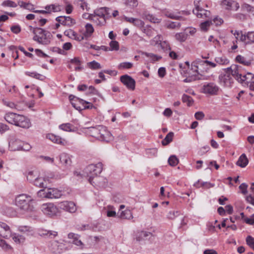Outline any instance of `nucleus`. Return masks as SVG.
I'll return each mask as SVG.
<instances>
[{"label": "nucleus", "mask_w": 254, "mask_h": 254, "mask_svg": "<svg viewBox=\"0 0 254 254\" xmlns=\"http://www.w3.org/2000/svg\"><path fill=\"white\" fill-rule=\"evenodd\" d=\"M34 200V199L32 196L22 193L15 197V203L21 212L25 213L33 210L34 207L31 203Z\"/></svg>", "instance_id": "obj_1"}, {"label": "nucleus", "mask_w": 254, "mask_h": 254, "mask_svg": "<svg viewBox=\"0 0 254 254\" xmlns=\"http://www.w3.org/2000/svg\"><path fill=\"white\" fill-rule=\"evenodd\" d=\"M4 119L9 124L22 128H28L31 126L29 119L23 115L16 113H7Z\"/></svg>", "instance_id": "obj_2"}, {"label": "nucleus", "mask_w": 254, "mask_h": 254, "mask_svg": "<svg viewBox=\"0 0 254 254\" xmlns=\"http://www.w3.org/2000/svg\"><path fill=\"white\" fill-rule=\"evenodd\" d=\"M225 72L228 74L224 76H219L220 80H226L227 78H229L230 75L231 74L238 82L242 83L244 73L243 71V67L238 65L233 64L230 67L224 69Z\"/></svg>", "instance_id": "obj_3"}, {"label": "nucleus", "mask_w": 254, "mask_h": 254, "mask_svg": "<svg viewBox=\"0 0 254 254\" xmlns=\"http://www.w3.org/2000/svg\"><path fill=\"white\" fill-rule=\"evenodd\" d=\"M32 32L34 34L33 40L39 44L48 45L51 42V33L41 28H33Z\"/></svg>", "instance_id": "obj_4"}, {"label": "nucleus", "mask_w": 254, "mask_h": 254, "mask_svg": "<svg viewBox=\"0 0 254 254\" xmlns=\"http://www.w3.org/2000/svg\"><path fill=\"white\" fill-rule=\"evenodd\" d=\"M9 149L11 151H29L31 146L28 143H24L14 136L10 137L8 142Z\"/></svg>", "instance_id": "obj_5"}, {"label": "nucleus", "mask_w": 254, "mask_h": 254, "mask_svg": "<svg viewBox=\"0 0 254 254\" xmlns=\"http://www.w3.org/2000/svg\"><path fill=\"white\" fill-rule=\"evenodd\" d=\"M103 165L101 162L96 164H90L84 169V173L89 177L88 181L91 184L95 183L92 182L95 177H97L102 171Z\"/></svg>", "instance_id": "obj_6"}, {"label": "nucleus", "mask_w": 254, "mask_h": 254, "mask_svg": "<svg viewBox=\"0 0 254 254\" xmlns=\"http://www.w3.org/2000/svg\"><path fill=\"white\" fill-rule=\"evenodd\" d=\"M38 195L48 198H58L62 195L61 191L57 189H48L41 190L37 192Z\"/></svg>", "instance_id": "obj_7"}, {"label": "nucleus", "mask_w": 254, "mask_h": 254, "mask_svg": "<svg viewBox=\"0 0 254 254\" xmlns=\"http://www.w3.org/2000/svg\"><path fill=\"white\" fill-rule=\"evenodd\" d=\"M191 70L194 73L186 78L184 80L185 82H190L196 80H207L209 78V76H206L201 73L202 70L199 66H192L191 65Z\"/></svg>", "instance_id": "obj_8"}, {"label": "nucleus", "mask_w": 254, "mask_h": 254, "mask_svg": "<svg viewBox=\"0 0 254 254\" xmlns=\"http://www.w3.org/2000/svg\"><path fill=\"white\" fill-rule=\"evenodd\" d=\"M201 92L210 95L218 94L219 87L213 82L205 83L202 87Z\"/></svg>", "instance_id": "obj_9"}, {"label": "nucleus", "mask_w": 254, "mask_h": 254, "mask_svg": "<svg viewBox=\"0 0 254 254\" xmlns=\"http://www.w3.org/2000/svg\"><path fill=\"white\" fill-rule=\"evenodd\" d=\"M41 210L45 215L50 217L57 215L59 212L58 208L53 203L43 204Z\"/></svg>", "instance_id": "obj_10"}, {"label": "nucleus", "mask_w": 254, "mask_h": 254, "mask_svg": "<svg viewBox=\"0 0 254 254\" xmlns=\"http://www.w3.org/2000/svg\"><path fill=\"white\" fill-rule=\"evenodd\" d=\"M199 1H194L195 9L193 10V13L198 18H209L211 13L209 11L205 10L198 5Z\"/></svg>", "instance_id": "obj_11"}, {"label": "nucleus", "mask_w": 254, "mask_h": 254, "mask_svg": "<svg viewBox=\"0 0 254 254\" xmlns=\"http://www.w3.org/2000/svg\"><path fill=\"white\" fill-rule=\"evenodd\" d=\"M66 250L64 244L57 241H53L50 246V250L52 253L60 254Z\"/></svg>", "instance_id": "obj_12"}, {"label": "nucleus", "mask_w": 254, "mask_h": 254, "mask_svg": "<svg viewBox=\"0 0 254 254\" xmlns=\"http://www.w3.org/2000/svg\"><path fill=\"white\" fill-rule=\"evenodd\" d=\"M121 81L130 90H133L135 87V81L131 76L125 74L120 77Z\"/></svg>", "instance_id": "obj_13"}, {"label": "nucleus", "mask_w": 254, "mask_h": 254, "mask_svg": "<svg viewBox=\"0 0 254 254\" xmlns=\"http://www.w3.org/2000/svg\"><path fill=\"white\" fill-rule=\"evenodd\" d=\"M56 20L64 26H71L75 23V21L70 16H61L56 18Z\"/></svg>", "instance_id": "obj_14"}, {"label": "nucleus", "mask_w": 254, "mask_h": 254, "mask_svg": "<svg viewBox=\"0 0 254 254\" xmlns=\"http://www.w3.org/2000/svg\"><path fill=\"white\" fill-rule=\"evenodd\" d=\"M11 236L9 227L4 223L0 222V237L8 239Z\"/></svg>", "instance_id": "obj_15"}, {"label": "nucleus", "mask_w": 254, "mask_h": 254, "mask_svg": "<svg viewBox=\"0 0 254 254\" xmlns=\"http://www.w3.org/2000/svg\"><path fill=\"white\" fill-rule=\"evenodd\" d=\"M60 208L70 213L75 212L76 207L74 202L72 201H65L61 203Z\"/></svg>", "instance_id": "obj_16"}, {"label": "nucleus", "mask_w": 254, "mask_h": 254, "mask_svg": "<svg viewBox=\"0 0 254 254\" xmlns=\"http://www.w3.org/2000/svg\"><path fill=\"white\" fill-rule=\"evenodd\" d=\"M101 128L100 131L98 138L106 142H108L113 139L111 133L105 127H100Z\"/></svg>", "instance_id": "obj_17"}, {"label": "nucleus", "mask_w": 254, "mask_h": 254, "mask_svg": "<svg viewBox=\"0 0 254 254\" xmlns=\"http://www.w3.org/2000/svg\"><path fill=\"white\" fill-rule=\"evenodd\" d=\"M222 5L225 9L228 10H237L239 8V3L232 0H223L222 1Z\"/></svg>", "instance_id": "obj_18"}, {"label": "nucleus", "mask_w": 254, "mask_h": 254, "mask_svg": "<svg viewBox=\"0 0 254 254\" xmlns=\"http://www.w3.org/2000/svg\"><path fill=\"white\" fill-rule=\"evenodd\" d=\"M222 5L225 9L228 10H237L239 8V3L232 0H223L222 1Z\"/></svg>", "instance_id": "obj_19"}, {"label": "nucleus", "mask_w": 254, "mask_h": 254, "mask_svg": "<svg viewBox=\"0 0 254 254\" xmlns=\"http://www.w3.org/2000/svg\"><path fill=\"white\" fill-rule=\"evenodd\" d=\"M37 233L40 236L49 239H54L58 235V232L56 231L43 229H39Z\"/></svg>", "instance_id": "obj_20"}, {"label": "nucleus", "mask_w": 254, "mask_h": 254, "mask_svg": "<svg viewBox=\"0 0 254 254\" xmlns=\"http://www.w3.org/2000/svg\"><path fill=\"white\" fill-rule=\"evenodd\" d=\"M153 236V234L149 232L141 231L138 232L136 234V240L137 241L140 242L150 239Z\"/></svg>", "instance_id": "obj_21"}, {"label": "nucleus", "mask_w": 254, "mask_h": 254, "mask_svg": "<svg viewBox=\"0 0 254 254\" xmlns=\"http://www.w3.org/2000/svg\"><path fill=\"white\" fill-rule=\"evenodd\" d=\"M95 16H99L100 18H102L103 19V21L101 23L103 24L106 23V18L105 16V7H100L99 9H97L94 11V15L90 14L89 17V19H92L93 17H95Z\"/></svg>", "instance_id": "obj_22"}, {"label": "nucleus", "mask_w": 254, "mask_h": 254, "mask_svg": "<svg viewBox=\"0 0 254 254\" xmlns=\"http://www.w3.org/2000/svg\"><path fill=\"white\" fill-rule=\"evenodd\" d=\"M60 160L65 167L70 166L71 164L70 155L65 153H63L60 155Z\"/></svg>", "instance_id": "obj_23"}, {"label": "nucleus", "mask_w": 254, "mask_h": 254, "mask_svg": "<svg viewBox=\"0 0 254 254\" xmlns=\"http://www.w3.org/2000/svg\"><path fill=\"white\" fill-rule=\"evenodd\" d=\"M102 126H98L95 127H90L87 128L86 132L90 136L98 138L100 131Z\"/></svg>", "instance_id": "obj_24"}, {"label": "nucleus", "mask_w": 254, "mask_h": 254, "mask_svg": "<svg viewBox=\"0 0 254 254\" xmlns=\"http://www.w3.org/2000/svg\"><path fill=\"white\" fill-rule=\"evenodd\" d=\"M79 235L73 233H70L68 234V238L72 240L71 242L73 244L83 248V244L81 240L79 239Z\"/></svg>", "instance_id": "obj_25"}, {"label": "nucleus", "mask_w": 254, "mask_h": 254, "mask_svg": "<svg viewBox=\"0 0 254 254\" xmlns=\"http://www.w3.org/2000/svg\"><path fill=\"white\" fill-rule=\"evenodd\" d=\"M248 163L249 160L246 154L244 153L239 157L236 164L242 168H244L248 165Z\"/></svg>", "instance_id": "obj_26"}, {"label": "nucleus", "mask_w": 254, "mask_h": 254, "mask_svg": "<svg viewBox=\"0 0 254 254\" xmlns=\"http://www.w3.org/2000/svg\"><path fill=\"white\" fill-rule=\"evenodd\" d=\"M47 138L51 140L53 142L57 144H63L64 142V139H62L60 136L52 133L47 134Z\"/></svg>", "instance_id": "obj_27"}, {"label": "nucleus", "mask_w": 254, "mask_h": 254, "mask_svg": "<svg viewBox=\"0 0 254 254\" xmlns=\"http://www.w3.org/2000/svg\"><path fill=\"white\" fill-rule=\"evenodd\" d=\"M254 83V74L250 72H248L247 74H244L242 83L246 84Z\"/></svg>", "instance_id": "obj_28"}, {"label": "nucleus", "mask_w": 254, "mask_h": 254, "mask_svg": "<svg viewBox=\"0 0 254 254\" xmlns=\"http://www.w3.org/2000/svg\"><path fill=\"white\" fill-rule=\"evenodd\" d=\"M118 215L120 218L125 219H130L133 218V216L131 211L129 209H126L124 211H121L118 212Z\"/></svg>", "instance_id": "obj_29"}, {"label": "nucleus", "mask_w": 254, "mask_h": 254, "mask_svg": "<svg viewBox=\"0 0 254 254\" xmlns=\"http://www.w3.org/2000/svg\"><path fill=\"white\" fill-rule=\"evenodd\" d=\"M143 17L146 20L150 21L151 22L154 23H159L161 22V19L157 18L154 15L147 13L146 12H144L143 14Z\"/></svg>", "instance_id": "obj_30"}, {"label": "nucleus", "mask_w": 254, "mask_h": 254, "mask_svg": "<svg viewBox=\"0 0 254 254\" xmlns=\"http://www.w3.org/2000/svg\"><path fill=\"white\" fill-rule=\"evenodd\" d=\"M70 63L74 64L77 65L75 67L74 69L76 71H80L83 69V67L81 65L82 62L78 57H75L73 59L70 60Z\"/></svg>", "instance_id": "obj_31"}, {"label": "nucleus", "mask_w": 254, "mask_h": 254, "mask_svg": "<svg viewBox=\"0 0 254 254\" xmlns=\"http://www.w3.org/2000/svg\"><path fill=\"white\" fill-rule=\"evenodd\" d=\"M32 184L34 186L40 188H46L47 187V185L45 184V181L41 177H38L35 178V180H34Z\"/></svg>", "instance_id": "obj_32"}, {"label": "nucleus", "mask_w": 254, "mask_h": 254, "mask_svg": "<svg viewBox=\"0 0 254 254\" xmlns=\"http://www.w3.org/2000/svg\"><path fill=\"white\" fill-rule=\"evenodd\" d=\"M143 55H145L146 57L148 58L151 62H154L158 61L162 59L161 56L155 55L152 53H149L147 52L143 53Z\"/></svg>", "instance_id": "obj_33"}, {"label": "nucleus", "mask_w": 254, "mask_h": 254, "mask_svg": "<svg viewBox=\"0 0 254 254\" xmlns=\"http://www.w3.org/2000/svg\"><path fill=\"white\" fill-rule=\"evenodd\" d=\"M215 185L208 182H202L200 183L199 180L194 183V186L196 188H199L200 187H203L205 189H209L214 187Z\"/></svg>", "instance_id": "obj_34"}, {"label": "nucleus", "mask_w": 254, "mask_h": 254, "mask_svg": "<svg viewBox=\"0 0 254 254\" xmlns=\"http://www.w3.org/2000/svg\"><path fill=\"white\" fill-rule=\"evenodd\" d=\"M59 128L66 131H75V129L73 125L69 123L63 124L59 126Z\"/></svg>", "instance_id": "obj_35"}, {"label": "nucleus", "mask_w": 254, "mask_h": 254, "mask_svg": "<svg viewBox=\"0 0 254 254\" xmlns=\"http://www.w3.org/2000/svg\"><path fill=\"white\" fill-rule=\"evenodd\" d=\"M45 9L48 11V13L51 12H58L61 11V6L59 5H56L54 4L48 5L45 6Z\"/></svg>", "instance_id": "obj_36"}, {"label": "nucleus", "mask_w": 254, "mask_h": 254, "mask_svg": "<svg viewBox=\"0 0 254 254\" xmlns=\"http://www.w3.org/2000/svg\"><path fill=\"white\" fill-rule=\"evenodd\" d=\"M18 4L23 8L26 9L30 11H33L34 9V5L30 2H25L22 0L18 1Z\"/></svg>", "instance_id": "obj_37"}, {"label": "nucleus", "mask_w": 254, "mask_h": 254, "mask_svg": "<svg viewBox=\"0 0 254 254\" xmlns=\"http://www.w3.org/2000/svg\"><path fill=\"white\" fill-rule=\"evenodd\" d=\"M236 60L237 62L242 64L245 65L249 66L251 64V60H247L244 57L241 55H238L236 57Z\"/></svg>", "instance_id": "obj_38"}, {"label": "nucleus", "mask_w": 254, "mask_h": 254, "mask_svg": "<svg viewBox=\"0 0 254 254\" xmlns=\"http://www.w3.org/2000/svg\"><path fill=\"white\" fill-rule=\"evenodd\" d=\"M10 237L17 244H22L25 241V238L23 236L16 234H11Z\"/></svg>", "instance_id": "obj_39"}, {"label": "nucleus", "mask_w": 254, "mask_h": 254, "mask_svg": "<svg viewBox=\"0 0 254 254\" xmlns=\"http://www.w3.org/2000/svg\"><path fill=\"white\" fill-rule=\"evenodd\" d=\"M212 24L211 18L209 17L208 19L201 23L200 28L202 31H206L209 26Z\"/></svg>", "instance_id": "obj_40"}, {"label": "nucleus", "mask_w": 254, "mask_h": 254, "mask_svg": "<svg viewBox=\"0 0 254 254\" xmlns=\"http://www.w3.org/2000/svg\"><path fill=\"white\" fill-rule=\"evenodd\" d=\"M187 38L188 34L184 32L178 33L175 35L176 39L180 42H185L187 40Z\"/></svg>", "instance_id": "obj_41"}, {"label": "nucleus", "mask_w": 254, "mask_h": 254, "mask_svg": "<svg viewBox=\"0 0 254 254\" xmlns=\"http://www.w3.org/2000/svg\"><path fill=\"white\" fill-rule=\"evenodd\" d=\"M174 136V133L173 132H170L168 133L165 138L162 141V144L163 145H167L170 143L173 139Z\"/></svg>", "instance_id": "obj_42"}, {"label": "nucleus", "mask_w": 254, "mask_h": 254, "mask_svg": "<svg viewBox=\"0 0 254 254\" xmlns=\"http://www.w3.org/2000/svg\"><path fill=\"white\" fill-rule=\"evenodd\" d=\"M2 103L3 104L7 107L11 108V109H16L18 110H21V109L19 108V107L17 105L15 104L13 102H10L9 101L6 100L5 99L2 100Z\"/></svg>", "instance_id": "obj_43"}, {"label": "nucleus", "mask_w": 254, "mask_h": 254, "mask_svg": "<svg viewBox=\"0 0 254 254\" xmlns=\"http://www.w3.org/2000/svg\"><path fill=\"white\" fill-rule=\"evenodd\" d=\"M164 14L166 17L171 19L182 20L183 18L182 16L177 15L174 12L170 11H166L164 13Z\"/></svg>", "instance_id": "obj_44"}, {"label": "nucleus", "mask_w": 254, "mask_h": 254, "mask_svg": "<svg viewBox=\"0 0 254 254\" xmlns=\"http://www.w3.org/2000/svg\"><path fill=\"white\" fill-rule=\"evenodd\" d=\"M87 66L91 69H98L102 67L101 64L95 61L88 63Z\"/></svg>", "instance_id": "obj_45"}, {"label": "nucleus", "mask_w": 254, "mask_h": 254, "mask_svg": "<svg viewBox=\"0 0 254 254\" xmlns=\"http://www.w3.org/2000/svg\"><path fill=\"white\" fill-rule=\"evenodd\" d=\"M215 61L218 64L225 65L229 64V60L225 57H216Z\"/></svg>", "instance_id": "obj_46"}, {"label": "nucleus", "mask_w": 254, "mask_h": 254, "mask_svg": "<svg viewBox=\"0 0 254 254\" xmlns=\"http://www.w3.org/2000/svg\"><path fill=\"white\" fill-rule=\"evenodd\" d=\"M166 26L168 29H174L179 28L181 26V23L179 22H171L167 23Z\"/></svg>", "instance_id": "obj_47"}, {"label": "nucleus", "mask_w": 254, "mask_h": 254, "mask_svg": "<svg viewBox=\"0 0 254 254\" xmlns=\"http://www.w3.org/2000/svg\"><path fill=\"white\" fill-rule=\"evenodd\" d=\"M26 74L27 75H28L29 76H31L32 77H34V78H35L36 79H40L41 80H42L44 79V76H43L42 75L39 74V73H38L36 72H29V71H27L26 72Z\"/></svg>", "instance_id": "obj_48"}, {"label": "nucleus", "mask_w": 254, "mask_h": 254, "mask_svg": "<svg viewBox=\"0 0 254 254\" xmlns=\"http://www.w3.org/2000/svg\"><path fill=\"white\" fill-rule=\"evenodd\" d=\"M169 164L171 166H175L179 163V159L175 155L171 156L168 159Z\"/></svg>", "instance_id": "obj_49"}, {"label": "nucleus", "mask_w": 254, "mask_h": 254, "mask_svg": "<svg viewBox=\"0 0 254 254\" xmlns=\"http://www.w3.org/2000/svg\"><path fill=\"white\" fill-rule=\"evenodd\" d=\"M85 29L86 31L85 36L86 37L90 36L93 33L94 30L92 25L89 23H87L85 25Z\"/></svg>", "instance_id": "obj_50"}, {"label": "nucleus", "mask_w": 254, "mask_h": 254, "mask_svg": "<svg viewBox=\"0 0 254 254\" xmlns=\"http://www.w3.org/2000/svg\"><path fill=\"white\" fill-rule=\"evenodd\" d=\"M182 101L186 103L188 106H191L193 102L192 98L187 95L184 94L182 96Z\"/></svg>", "instance_id": "obj_51"}, {"label": "nucleus", "mask_w": 254, "mask_h": 254, "mask_svg": "<svg viewBox=\"0 0 254 254\" xmlns=\"http://www.w3.org/2000/svg\"><path fill=\"white\" fill-rule=\"evenodd\" d=\"M133 66V64L130 62H124L119 64L118 65V68L119 69H129L131 68Z\"/></svg>", "instance_id": "obj_52"}, {"label": "nucleus", "mask_w": 254, "mask_h": 254, "mask_svg": "<svg viewBox=\"0 0 254 254\" xmlns=\"http://www.w3.org/2000/svg\"><path fill=\"white\" fill-rule=\"evenodd\" d=\"M1 5L5 7H16L17 4L13 1L6 0L2 2Z\"/></svg>", "instance_id": "obj_53"}, {"label": "nucleus", "mask_w": 254, "mask_h": 254, "mask_svg": "<svg viewBox=\"0 0 254 254\" xmlns=\"http://www.w3.org/2000/svg\"><path fill=\"white\" fill-rule=\"evenodd\" d=\"M36 177H38V176L36 172L30 171L28 173L27 179L31 183H32Z\"/></svg>", "instance_id": "obj_54"}, {"label": "nucleus", "mask_w": 254, "mask_h": 254, "mask_svg": "<svg viewBox=\"0 0 254 254\" xmlns=\"http://www.w3.org/2000/svg\"><path fill=\"white\" fill-rule=\"evenodd\" d=\"M110 51H118L119 49V43L116 41H111L110 43Z\"/></svg>", "instance_id": "obj_55"}, {"label": "nucleus", "mask_w": 254, "mask_h": 254, "mask_svg": "<svg viewBox=\"0 0 254 254\" xmlns=\"http://www.w3.org/2000/svg\"><path fill=\"white\" fill-rule=\"evenodd\" d=\"M180 215V212L178 211H171L167 214V218L169 219L173 220Z\"/></svg>", "instance_id": "obj_56"}, {"label": "nucleus", "mask_w": 254, "mask_h": 254, "mask_svg": "<svg viewBox=\"0 0 254 254\" xmlns=\"http://www.w3.org/2000/svg\"><path fill=\"white\" fill-rule=\"evenodd\" d=\"M247 244L254 250V238L251 236H248L246 238Z\"/></svg>", "instance_id": "obj_57"}, {"label": "nucleus", "mask_w": 254, "mask_h": 254, "mask_svg": "<svg viewBox=\"0 0 254 254\" xmlns=\"http://www.w3.org/2000/svg\"><path fill=\"white\" fill-rule=\"evenodd\" d=\"M125 3L128 6L134 7L138 5L137 0H125Z\"/></svg>", "instance_id": "obj_58"}, {"label": "nucleus", "mask_w": 254, "mask_h": 254, "mask_svg": "<svg viewBox=\"0 0 254 254\" xmlns=\"http://www.w3.org/2000/svg\"><path fill=\"white\" fill-rule=\"evenodd\" d=\"M5 212L10 217H14L16 215V212L14 208L11 207H7L5 210Z\"/></svg>", "instance_id": "obj_59"}, {"label": "nucleus", "mask_w": 254, "mask_h": 254, "mask_svg": "<svg viewBox=\"0 0 254 254\" xmlns=\"http://www.w3.org/2000/svg\"><path fill=\"white\" fill-rule=\"evenodd\" d=\"M204 61H202L199 59H196L195 61L192 63L191 65L192 66H199V67L200 68L201 66L205 64V62H204Z\"/></svg>", "instance_id": "obj_60"}, {"label": "nucleus", "mask_w": 254, "mask_h": 254, "mask_svg": "<svg viewBox=\"0 0 254 254\" xmlns=\"http://www.w3.org/2000/svg\"><path fill=\"white\" fill-rule=\"evenodd\" d=\"M0 247L4 250L6 251L11 248L10 245H9L5 241L0 239Z\"/></svg>", "instance_id": "obj_61"}, {"label": "nucleus", "mask_w": 254, "mask_h": 254, "mask_svg": "<svg viewBox=\"0 0 254 254\" xmlns=\"http://www.w3.org/2000/svg\"><path fill=\"white\" fill-rule=\"evenodd\" d=\"M160 45L161 47L164 51H167L168 50H171V47L169 44L166 41L160 42Z\"/></svg>", "instance_id": "obj_62"}, {"label": "nucleus", "mask_w": 254, "mask_h": 254, "mask_svg": "<svg viewBox=\"0 0 254 254\" xmlns=\"http://www.w3.org/2000/svg\"><path fill=\"white\" fill-rule=\"evenodd\" d=\"M247 39L250 41L248 43H254V31H250L247 32Z\"/></svg>", "instance_id": "obj_63"}, {"label": "nucleus", "mask_w": 254, "mask_h": 254, "mask_svg": "<svg viewBox=\"0 0 254 254\" xmlns=\"http://www.w3.org/2000/svg\"><path fill=\"white\" fill-rule=\"evenodd\" d=\"M11 31L14 34H18L21 31V27L18 25H14L10 27Z\"/></svg>", "instance_id": "obj_64"}]
</instances>
